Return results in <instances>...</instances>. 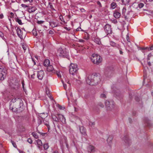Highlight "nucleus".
<instances>
[{
  "instance_id": "f257e3e1",
  "label": "nucleus",
  "mask_w": 153,
  "mask_h": 153,
  "mask_svg": "<svg viewBox=\"0 0 153 153\" xmlns=\"http://www.w3.org/2000/svg\"><path fill=\"white\" fill-rule=\"evenodd\" d=\"M100 81V76L96 73L89 75L86 79L87 83L91 85H97Z\"/></svg>"
},
{
  "instance_id": "f03ea898",
  "label": "nucleus",
  "mask_w": 153,
  "mask_h": 153,
  "mask_svg": "<svg viewBox=\"0 0 153 153\" xmlns=\"http://www.w3.org/2000/svg\"><path fill=\"white\" fill-rule=\"evenodd\" d=\"M91 59L94 64L97 65L100 63L102 60V58L100 56L95 54L92 55Z\"/></svg>"
},
{
  "instance_id": "7ed1b4c3",
  "label": "nucleus",
  "mask_w": 153,
  "mask_h": 153,
  "mask_svg": "<svg viewBox=\"0 0 153 153\" xmlns=\"http://www.w3.org/2000/svg\"><path fill=\"white\" fill-rule=\"evenodd\" d=\"M22 105H20V103H15L14 105V108L11 107V109L13 111L20 112H22L24 110L23 103L22 100Z\"/></svg>"
},
{
  "instance_id": "20e7f679",
  "label": "nucleus",
  "mask_w": 153,
  "mask_h": 153,
  "mask_svg": "<svg viewBox=\"0 0 153 153\" xmlns=\"http://www.w3.org/2000/svg\"><path fill=\"white\" fill-rule=\"evenodd\" d=\"M77 65L76 64H71L70 66L69 72L72 75H74L78 71Z\"/></svg>"
},
{
  "instance_id": "39448f33",
  "label": "nucleus",
  "mask_w": 153,
  "mask_h": 153,
  "mask_svg": "<svg viewBox=\"0 0 153 153\" xmlns=\"http://www.w3.org/2000/svg\"><path fill=\"white\" fill-rule=\"evenodd\" d=\"M7 69L5 68L2 67L0 68V80H3L7 74Z\"/></svg>"
},
{
  "instance_id": "423d86ee",
  "label": "nucleus",
  "mask_w": 153,
  "mask_h": 153,
  "mask_svg": "<svg viewBox=\"0 0 153 153\" xmlns=\"http://www.w3.org/2000/svg\"><path fill=\"white\" fill-rule=\"evenodd\" d=\"M113 71V68L112 66H107L105 69V74L106 76L109 77L112 75Z\"/></svg>"
},
{
  "instance_id": "0eeeda50",
  "label": "nucleus",
  "mask_w": 153,
  "mask_h": 153,
  "mask_svg": "<svg viewBox=\"0 0 153 153\" xmlns=\"http://www.w3.org/2000/svg\"><path fill=\"white\" fill-rule=\"evenodd\" d=\"M104 30L107 35L110 34L112 33L111 26L108 24H106L104 27Z\"/></svg>"
},
{
  "instance_id": "6e6552de",
  "label": "nucleus",
  "mask_w": 153,
  "mask_h": 153,
  "mask_svg": "<svg viewBox=\"0 0 153 153\" xmlns=\"http://www.w3.org/2000/svg\"><path fill=\"white\" fill-rule=\"evenodd\" d=\"M105 104L107 109L110 110L113 108L114 102L112 101H109L106 100L105 102Z\"/></svg>"
},
{
  "instance_id": "1a4fd4ad",
  "label": "nucleus",
  "mask_w": 153,
  "mask_h": 153,
  "mask_svg": "<svg viewBox=\"0 0 153 153\" xmlns=\"http://www.w3.org/2000/svg\"><path fill=\"white\" fill-rule=\"evenodd\" d=\"M12 103H20V105H22V100L20 98H14L10 102V108L11 109V105L12 104Z\"/></svg>"
},
{
  "instance_id": "9d476101",
  "label": "nucleus",
  "mask_w": 153,
  "mask_h": 153,
  "mask_svg": "<svg viewBox=\"0 0 153 153\" xmlns=\"http://www.w3.org/2000/svg\"><path fill=\"white\" fill-rule=\"evenodd\" d=\"M44 72L43 71H38L37 74V77L40 80H42L44 76Z\"/></svg>"
},
{
  "instance_id": "9b49d317",
  "label": "nucleus",
  "mask_w": 153,
  "mask_h": 153,
  "mask_svg": "<svg viewBox=\"0 0 153 153\" xmlns=\"http://www.w3.org/2000/svg\"><path fill=\"white\" fill-rule=\"evenodd\" d=\"M59 122L60 121L63 124L66 123L65 119L64 116L61 114H58Z\"/></svg>"
},
{
  "instance_id": "f8f14e48",
  "label": "nucleus",
  "mask_w": 153,
  "mask_h": 153,
  "mask_svg": "<svg viewBox=\"0 0 153 153\" xmlns=\"http://www.w3.org/2000/svg\"><path fill=\"white\" fill-rule=\"evenodd\" d=\"M18 36L21 39H22L23 32L20 27H18L16 30Z\"/></svg>"
},
{
  "instance_id": "ddd939ff",
  "label": "nucleus",
  "mask_w": 153,
  "mask_h": 153,
  "mask_svg": "<svg viewBox=\"0 0 153 153\" xmlns=\"http://www.w3.org/2000/svg\"><path fill=\"white\" fill-rule=\"evenodd\" d=\"M47 71L49 72L53 73H56V71L52 65H49L47 67Z\"/></svg>"
},
{
  "instance_id": "4468645a",
  "label": "nucleus",
  "mask_w": 153,
  "mask_h": 153,
  "mask_svg": "<svg viewBox=\"0 0 153 153\" xmlns=\"http://www.w3.org/2000/svg\"><path fill=\"white\" fill-rule=\"evenodd\" d=\"M123 140L125 142L126 145L129 146L131 142L129 139L127 135L123 137Z\"/></svg>"
},
{
  "instance_id": "2eb2a0df",
  "label": "nucleus",
  "mask_w": 153,
  "mask_h": 153,
  "mask_svg": "<svg viewBox=\"0 0 153 153\" xmlns=\"http://www.w3.org/2000/svg\"><path fill=\"white\" fill-rule=\"evenodd\" d=\"M79 131L82 134L85 136L87 135L86 129L83 126L79 127Z\"/></svg>"
},
{
  "instance_id": "dca6fc26",
  "label": "nucleus",
  "mask_w": 153,
  "mask_h": 153,
  "mask_svg": "<svg viewBox=\"0 0 153 153\" xmlns=\"http://www.w3.org/2000/svg\"><path fill=\"white\" fill-rule=\"evenodd\" d=\"M36 9V7H34L29 6L27 8V11L29 13H33L35 12Z\"/></svg>"
},
{
  "instance_id": "f3484780",
  "label": "nucleus",
  "mask_w": 153,
  "mask_h": 153,
  "mask_svg": "<svg viewBox=\"0 0 153 153\" xmlns=\"http://www.w3.org/2000/svg\"><path fill=\"white\" fill-rule=\"evenodd\" d=\"M113 139V137L112 135H109L107 139V142L108 145L111 146Z\"/></svg>"
},
{
  "instance_id": "a211bd4d",
  "label": "nucleus",
  "mask_w": 153,
  "mask_h": 153,
  "mask_svg": "<svg viewBox=\"0 0 153 153\" xmlns=\"http://www.w3.org/2000/svg\"><path fill=\"white\" fill-rule=\"evenodd\" d=\"M87 150L89 152H93L95 151L94 147L93 146L90 145L88 147Z\"/></svg>"
},
{
  "instance_id": "6ab92c4d",
  "label": "nucleus",
  "mask_w": 153,
  "mask_h": 153,
  "mask_svg": "<svg viewBox=\"0 0 153 153\" xmlns=\"http://www.w3.org/2000/svg\"><path fill=\"white\" fill-rule=\"evenodd\" d=\"M58 114H57L56 115H55L54 114H51L53 119L56 122H59Z\"/></svg>"
},
{
  "instance_id": "aec40b11",
  "label": "nucleus",
  "mask_w": 153,
  "mask_h": 153,
  "mask_svg": "<svg viewBox=\"0 0 153 153\" xmlns=\"http://www.w3.org/2000/svg\"><path fill=\"white\" fill-rule=\"evenodd\" d=\"M50 25L52 27H57L58 26V23L54 21H51L49 22Z\"/></svg>"
},
{
  "instance_id": "412c9836",
  "label": "nucleus",
  "mask_w": 153,
  "mask_h": 153,
  "mask_svg": "<svg viewBox=\"0 0 153 153\" xmlns=\"http://www.w3.org/2000/svg\"><path fill=\"white\" fill-rule=\"evenodd\" d=\"M114 16L115 18L117 19L120 16V13L117 10H115L114 13Z\"/></svg>"
},
{
  "instance_id": "4be33fe9",
  "label": "nucleus",
  "mask_w": 153,
  "mask_h": 153,
  "mask_svg": "<svg viewBox=\"0 0 153 153\" xmlns=\"http://www.w3.org/2000/svg\"><path fill=\"white\" fill-rule=\"evenodd\" d=\"M50 64V60L48 59H45L43 62V65L46 67H47Z\"/></svg>"
},
{
  "instance_id": "5701e85b",
  "label": "nucleus",
  "mask_w": 153,
  "mask_h": 153,
  "mask_svg": "<svg viewBox=\"0 0 153 153\" xmlns=\"http://www.w3.org/2000/svg\"><path fill=\"white\" fill-rule=\"evenodd\" d=\"M59 55L63 57H67L68 56V54L66 52H64L63 50L61 51Z\"/></svg>"
},
{
  "instance_id": "b1692460",
  "label": "nucleus",
  "mask_w": 153,
  "mask_h": 153,
  "mask_svg": "<svg viewBox=\"0 0 153 153\" xmlns=\"http://www.w3.org/2000/svg\"><path fill=\"white\" fill-rule=\"evenodd\" d=\"M110 45L111 46L117 48L120 46L119 44H116L113 41L110 42Z\"/></svg>"
},
{
  "instance_id": "393cba45",
  "label": "nucleus",
  "mask_w": 153,
  "mask_h": 153,
  "mask_svg": "<svg viewBox=\"0 0 153 153\" xmlns=\"http://www.w3.org/2000/svg\"><path fill=\"white\" fill-rule=\"evenodd\" d=\"M153 58V56H151V54H149L148 55V57L147 58V59L148 60L147 63L149 65V66H150L151 65V63L150 61H148V60H150L151 59H152Z\"/></svg>"
},
{
  "instance_id": "a878e982",
  "label": "nucleus",
  "mask_w": 153,
  "mask_h": 153,
  "mask_svg": "<svg viewBox=\"0 0 153 153\" xmlns=\"http://www.w3.org/2000/svg\"><path fill=\"white\" fill-rule=\"evenodd\" d=\"M94 42L98 45H100L101 44L100 39L98 37H95L94 39Z\"/></svg>"
},
{
  "instance_id": "bb28decb",
  "label": "nucleus",
  "mask_w": 153,
  "mask_h": 153,
  "mask_svg": "<svg viewBox=\"0 0 153 153\" xmlns=\"http://www.w3.org/2000/svg\"><path fill=\"white\" fill-rule=\"evenodd\" d=\"M12 88L14 89H16L18 88L19 87V85L18 82H15V84H13V85L11 86Z\"/></svg>"
},
{
  "instance_id": "cd10ccee",
  "label": "nucleus",
  "mask_w": 153,
  "mask_h": 153,
  "mask_svg": "<svg viewBox=\"0 0 153 153\" xmlns=\"http://www.w3.org/2000/svg\"><path fill=\"white\" fill-rule=\"evenodd\" d=\"M36 143L38 145V147L39 148H40V146H42V143L41 140H40L38 139L36 140Z\"/></svg>"
},
{
  "instance_id": "c85d7f7f",
  "label": "nucleus",
  "mask_w": 153,
  "mask_h": 153,
  "mask_svg": "<svg viewBox=\"0 0 153 153\" xmlns=\"http://www.w3.org/2000/svg\"><path fill=\"white\" fill-rule=\"evenodd\" d=\"M144 122L147 124V125L148 126H150V120L148 119L147 118H146L144 119Z\"/></svg>"
},
{
  "instance_id": "c756f323",
  "label": "nucleus",
  "mask_w": 153,
  "mask_h": 153,
  "mask_svg": "<svg viewBox=\"0 0 153 153\" xmlns=\"http://www.w3.org/2000/svg\"><path fill=\"white\" fill-rule=\"evenodd\" d=\"M130 1V0H122V3L125 5L128 4Z\"/></svg>"
},
{
  "instance_id": "7c9ffc66",
  "label": "nucleus",
  "mask_w": 153,
  "mask_h": 153,
  "mask_svg": "<svg viewBox=\"0 0 153 153\" xmlns=\"http://www.w3.org/2000/svg\"><path fill=\"white\" fill-rule=\"evenodd\" d=\"M144 6V4L143 3H140L137 4V5L136 6V7H135V9H137L138 7L140 8H141L143 7Z\"/></svg>"
},
{
  "instance_id": "2f4dec72",
  "label": "nucleus",
  "mask_w": 153,
  "mask_h": 153,
  "mask_svg": "<svg viewBox=\"0 0 153 153\" xmlns=\"http://www.w3.org/2000/svg\"><path fill=\"white\" fill-rule=\"evenodd\" d=\"M115 2H112L111 4V8L112 9H114L117 6Z\"/></svg>"
},
{
  "instance_id": "473e14b6",
  "label": "nucleus",
  "mask_w": 153,
  "mask_h": 153,
  "mask_svg": "<svg viewBox=\"0 0 153 153\" xmlns=\"http://www.w3.org/2000/svg\"><path fill=\"white\" fill-rule=\"evenodd\" d=\"M43 147L44 148V149H45L46 150L48 149L49 148V145L48 144V143H45L43 144Z\"/></svg>"
},
{
  "instance_id": "72a5a7b5",
  "label": "nucleus",
  "mask_w": 153,
  "mask_h": 153,
  "mask_svg": "<svg viewBox=\"0 0 153 153\" xmlns=\"http://www.w3.org/2000/svg\"><path fill=\"white\" fill-rule=\"evenodd\" d=\"M16 21L20 25H22L23 24L22 23L21 20L19 19V18H17L16 20Z\"/></svg>"
},
{
  "instance_id": "f704fd0d",
  "label": "nucleus",
  "mask_w": 153,
  "mask_h": 153,
  "mask_svg": "<svg viewBox=\"0 0 153 153\" xmlns=\"http://www.w3.org/2000/svg\"><path fill=\"white\" fill-rule=\"evenodd\" d=\"M32 135L36 139H37L39 137L37 135V134L35 132L32 133Z\"/></svg>"
},
{
  "instance_id": "c9c22d12",
  "label": "nucleus",
  "mask_w": 153,
  "mask_h": 153,
  "mask_svg": "<svg viewBox=\"0 0 153 153\" xmlns=\"http://www.w3.org/2000/svg\"><path fill=\"white\" fill-rule=\"evenodd\" d=\"M46 94L49 97H50L51 94H50V92L48 89L46 88Z\"/></svg>"
},
{
  "instance_id": "e433bc0d",
  "label": "nucleus",
  "mask_w": 153,
  "mask_h": 153,
  "mask_svg": "<svg viewBox=\"0 0 153 153\" xmlns=\"http://www.w3.org/2000/svg\"><path fill=\"white\" fill-rule=\"evenodd\" d=\"M120 51V54H123V52L122 51V49L121 48V47L120 46L118 48H117Z\"/></svg>"
},
{
  "instance_id": "4c0bfd02",
  "label": "nucleus",
  "mask_w": 153,
  "mask_h": 153,
  "mask_svg": "<svg viewBox=\"0 0 153 153\" xmlns=\"http://www.w3.org/2000/svg\"><path fill=\"white\" fill-rule=\"evenodd\" d=\"M11 142L13 145V147L16 148H17L18 149L16 143L14 141L12 140H11Z\"/></svg>"
},
{
  "instance_id": "58836bf2",
  "label": "nucleus",
  "mask_w": 153,
  "mask_h": 153,
  "mask_svg": "<svg viewBox=\"0 0 153 153\" xmlns=\"http://www.w3.org/2000/svg\"><path fill=\"white\" fill-rule=\"evenodd\" d=\"M21 6L22 7L24 8H25L26 7H27L28 8L29 6L28 5H26L23 4H21Z\"/></svg>"
},
{
  "instance_id": "ea45409f",
  "label": "nucleus",
  "mask_w": 153,
  "mask_h": 153,
  "mask_svg": "<svg viewBox=\"0 0 153 153\" xmlns=\"http://www.w3.org/2000/svg\"><path fill=\"white\" fill-rule=\"evenodd\" d=\"M126 8L125 7H123L122 9V14L123 15L125 16L126 12Z\"/></svg>"
},
{
  "instance_id": "a19ab883",
  "label": "nucleus",
  "mask_w": 153,
  "mask_h": 153,
  "mask_svg": "<svg viewBox=\"0 0 153 153\" xmlns=\"http://www.w3.org/2000/svg\"><path fill=\"white\" fill-rule=\"evenodd\" d=\"M33 35L34 36H36L37 35V33L36 30L33 29L32 31Z\"/></svg>"
},
{
  "instance_id": "79ce46f5",
  "label": "nucleus",
  "mask_w": 153,
  "mask_h": 153,
  "mask_svg": "<svg viewBox=\"0 0 153 153\" xmlns=\"http://www.w3.org/2000/svg\"><path fill=\"white\" fill-rule=\"evenodd\" d=\"M43 123H44L46 126H48L49 124L48 122L47 121L45 120H43Z\"/></svg>"
},
{
  "instance_id": "37998d69",
  "label": "nucleus",
  "mask_w": 153,
  "mask_h": 153,
  "mask_svg": "<svg viewBox=\"0 0 153 153\" xmlns=\"http://www.w3.org/2000/svg\"><path fill=\"white\" fill-rule=\"evenodd\" d=\"M56 73L59 77L61 78V76L59 71H56Z\"/></svg>"
},
{
  "instance_id": "c03bdc74",
  "label": "nucleus",
  "mask_w": 153,
  "mask_h": 153,
  "mask_svg": "<svg viewBox=\"0 0 153 153\" xmlns=\"http://www.w3.org/2000/svg\"><path fill=\"white\" fill-rule=\"evenodd\" d=\"M57 106L60 110H63L65 109V108L64 107H63L62 106L59 104L57 105Z\"/></svg>"
},
{
  "instance_id": "a18cd8bd",
  "label": "nucleus",
  "mask_w": 153,
  "mask_h": 153,
  "mask_svg": "<svg viewBox=\"0 0 153 153\" xmlns=\"http://www.w3.org/2000/svg\"><path fill=\"white\" fill-rule=\"evenodd\" d=\"M95 123L94 122H89V126H92L94 125H95Z\"/></svg>"
},
{
  "instance_id": "49530a36",
  "label": "nucleus",
  "mask_w": 153,
  "mask_h": 153,
  "mask_svg": "<svg viewBox=\"0 0 153 153\" xmlns=\"http://www.w3.org/2000/svg\"><path fill=\"white\" fill-rule=\"evenodd\" d=\"M137 3H138V1L137 2H136L135 1V3H134L132 4V6L135 9V7H136V6L137 5Z\"/></svg>"
},
{
  "instance_id": "de8ad7c7",
  "label": "nucleus",
  "mask_w": 153,
  "mask_h": 153,
  "mask_svg": "<svg viewBox=\"0 0 153 153\" xmlns=\"http://www.w3.org/2000/svg\"><path fill=\"white\" fill-rule=\"evenodd\" d=\"M27 141L30 144H31L33 142L32 140L30 138H29L27 139Z\"/></svg>"
},
{
  "instance_id": "09e8293b",
  "label": "nucleus",
  "mask_w": 153,
  "mask_h": 153,
  "mask_svg": "<svg viewBox=\"0 0 153 153\" xmlns=\"http://www.w3.org/2000/svg\"><path fill=\"white\" fill-rule=\"evenodd\" d=\"M22 47L24 49V51H25L27 49V47L25 45H22Z\"/></svg>"
},
{
  "instance_id": "8fccbe9b",
  "label": "nucleus",
  "mask_w": 153,
  "mask_h": 153,
  "mask_svg": "<svg viewBox=\"0 0 153 153\" xmlns=\"http://www.w3.org/2000/svg\"><path fill=\"white\" fill-rule=\"evenodd\" d=\"M100 97L102 98H106V95L105 94H102L100 95Z\"/></svg>"
},
{
  "instance_id": "3c124183",
  "label": "nucleus",
  "mask_w": 153,
  "mask_h": 153,
  "mask_svg": "<svg viewBox=\"0 0 153 153\" xmlns=\"http://www.w3.org/2000/svg\"><path fill=\"white\" fill-rule=\"evenodd\" d=\"M23 1L24 2L29 1L30 3H31L33 2V0H23Z\"/></svg>"
},
{
  "instance_id": "603ef678",
  "label": "nucleus",
  "mask_w": 153,
  "mask_h": 153,
  "mask_svg": "<svg viewBox=\"0 0 153 153\" xmlns=\"http://www.w3.org/2000/svg\"><path fill=\"white\" fill-rule=\"evenodd\" d=\"M98 105L99 106L101 107V108H103L104 107L102 103H101V102H99L98 103Z\"/></svg>"
},
{
  "instance_id": "864d4df0",
  "label": "nucleus",
  "mask_w": 153,
  "mask_h": 153,
  "mask_svg": "<svg viewBox=\"0 0 153 153\" xmlns=\"http://www.w3.org/2000/svg\"><path fill=\"white\" fill-rule=\"evenodd\" d=\"M44 22V21H41V20L38 21L37 22V23L38 24H42Z\"/></svg>"
},
{
  "instance_id": "5fc2aeb1",
  "label": "nucleus",
  "mask_w": 153,
  "mask_h": 153,
  "mask_svg": "<svg viewBox=\"0 0 153 153\" xmlns=\"http://www.w3.org/2000/svg\"><path fill=\"white\" fill-rule=\"evenodd\" d=\"M97 4L100 7H102V5L99 1H97Z\"/></svg>"
},
{
  "instance_id": "6e6d98bb",
  "label": "nucleus",
  "mask_w": 153,
  "mask_h": 153,
  "mask_svg": "<svg viewBox=\"0 0 153 153\" xmlns=\"http://www.w3.org/2000/svg\"><path fill=\"white\" fill-rule=\"evenodd\" d=\"M0 37H1L2 38L4 37V34L1 32H0Z\"/></svg>"
},
{
  "instance_id": "4d7b16f0",
  "label": "nucleus",
  "mask_w": 153,
  "mask_h": 153,
  "mask_svg": "<svg viewBox=\"0 0 153 153\" xmlns=\"http://www.w3.org/2000/svg\"><path fill=\"white\" fill-rule=\"evenodd\" d=\"M135 100L137 101H139L140 100L139 97H135Z\"/></svg>"
},
{
  "instance_id": "13d9d810",
  "label": "nucleus",
  "mask_w": 153,
  "mask_h": 153,
  "mask_svg": "<svg viewBox=\"0 0 153 153\" xmlns=\"http://www.w3.org/2000/svg\"><path fill=\"white\" fill-rule=\"evenodd\" d=\"M149 51H151L153 50V45L151 47L149 48L148 49Z\"/></svg>"
},
{
  "instance_id": "bf43d9fd",
  "label": "nucleus",
  "mask_w": 153,
  "mask_h": 153,
  "mask_svg": "<svg viewBox=\"0 0 153 153\" xmlns=\"http://www.w3.org/2000/svg\"><path fill=\"white\" fill-rule=\"evenodd\" d=\"M50 7L51 9L53 10H55V9L54 8L53 5H50Z\"/></svg>"
},
{
  "instance_id": "052dcab7",
  "label": "nucleus",
  "mask_w": 153,
  "mask_h": 153,
  "mask_svg": "<svg viewBox=\"0 0 153 153\" xmlns=\"http://www.w3.org/2000/svg\"><path fill=\"white\" fill-rule=\"evenodd\" d=\"M126 39H127V40L128 42H130L129 37L128 35H127L126 36Z\"/></svg>"
},
{
  "instance_id": "680f3d73",
  "label": "nucleus",
  "mask_w": 153,
  "mask_h": 153,
  "mask_svg": "<svg viewBox=\"0 0 153 153\" xmlns=\"http://www.w3.org/2000/svg\"><path fill=\"white\" fill-rule=\"evenodd\" d=\"M63 87L64 88L66 89V88H67V85H66L64 83H63Z\"/></svg>"
},
{
  "instance_id": "e2e57ef3",
  "label": "nucleus",
  "mask_w": 153,
  "mask_h": 153,
  "mask_svg": "<svg viewBox=\"0 0 153 153\" xmlns=\"http://www.w3.org/2000/svg\"><path fill=\"white\" fill-rule=\"evenodd\" d=\"M79 42H85V41L83 39H79Z\"/></svg>"
},
{
  "instance_id": "0e129e2a",
  "label": "nucleus",
  "mask_w": 153,
  "mask_h": 153,
  "mask_svg": "<svg viewBox=\"0 0 153 153\" xmlns=\"http://www.w3.org/2000/svg\"><path fill=\"white\" fill-rule=\"evenodd\" d=\"M4 17V16L2 14H1L0 15V18L2 19Z\"/></svg>"
},
{
  "instance_id": "69168bd1",
  "label": "nucleus",
  "mask_w": 153,
  "mask_h": 153,
  "mask_svg": "<svg viewBox=\"0 0 153 153\" xmlns=\"http://www.w3.org/2000/svg\"><path fill=\"white\" fill-rule=\"evenodd\" d=\"M49 33L50 34H52L53 33V32L52 30H51L49 31Z\"/></svg>"
},
{
  "instance_id": "338daca9",
  "label": "nucleus",
  "mask_w": 153,
  "mask_h": 153,
  "mask_svg": "<svg viewBox=\"0 0 153 153\" xmlns=\"http://www.w3.org/2000/svg\"><path fill=\"white\" fill-rule=\"evenodd\" d=\"M80 10L82 12H85V10L83 8H81L80 9Z\"/></svg>"
},
{
  "instance_id": "774afa93",
  "label": "nucleus",
  "mask_w": 153,
  "mask_h": 153,
  "mask_svg": "<svg viewBox=\"0 0 153 153\" xmlns=\"http://www.w3.org/2000/svg\"><path fill=\"white\" fill-rule=\"evenodd\" d=\"M18 150L19 152L20 153H25L23 151H21V150L20 149H18Z\"/></svg>"
}]
</instances>
